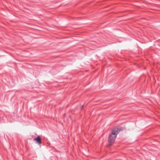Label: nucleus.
<instances>
[{
    "label": "nucleus",
    "instance_id": "nucleus-1",
    "mask_svg": "<svg viewBox=\"0 0 160 160\" xmlns=\"http://www.w3.org/2000/svg\"><path fill=\"white\" fill-rule=\"evenodd\" d=\"M119 130L118 128H115L112 131V132L109 134L108 142L109 145H111L114 142L118 133L119 132Z\"/></svg>",
    "mask_w": 160,
    "mask_h": 160
},
{
    "label": "nucleus",
    "instance_id": "nucleus-2",
    "mask_svg": "<svg viewBox=\"0 0 160 160\" xmlns=\"http://www.w3.org/2000/svg\"><path fill=\"white\" fill-rule=\"evenodd\" d=\"M34 140L39 144H41V140L39 136H38L37 138H35Z\"/></svg>",
    "mask_w": 160,
    "mask_h": 160
}]
</instances>
